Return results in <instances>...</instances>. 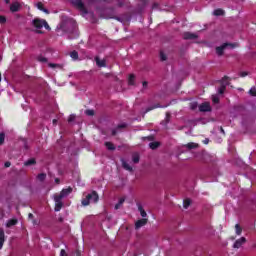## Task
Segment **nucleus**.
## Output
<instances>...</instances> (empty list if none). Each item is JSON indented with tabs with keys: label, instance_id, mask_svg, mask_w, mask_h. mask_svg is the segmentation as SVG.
<instances>
[{
	"label": "nucleus",
	"instance_id": "f257e3e1",
	"mask_svg": "<svg viewBox=\"0 0 256 256\" xmlns=\"http://www.w3.org/2000/svg\"><path fill=\"white\" fill-rule=\"evenodd\" d=\"M81 203L84 207L89 206L90 203H99V194L97 191H92L84 199H82Z\"/></svg>",
	"mask_w": 256,
	"mask_h": 256
},
{
	"label": "nucleus",
	"instance_id": "f03ea898",
	"mask_svg": "<svg viewBox=\"0 0 256 256\" xmlns=\"http://www.w3.org/2000/svg\"><path fill=\"white\" fill-rule=\"evenodd\" d=\"M32 25L35 29H43L44 27L47 31H51V27L49 26V23H47V20L41 18H35L32 21Z\"/></svg>",
	"mask_w": 256,
	"mask_h": 256
},
{
	"label": "nucleus",
	"instance_id": "7ed1b4c3",
	"mask_svg": "<svg viewBox=\"0 0 256 256\" xmlns=\"http://www.w3.org/2000/svg\"><path fill=\"white\" fill-rule=\"evenodd\" d=\"M227 47H231L232 49H235V47H237V44L236 43H234V44L224 43L221 46L216 47L217 55H219V56L223 55V53H224L225 49H227Z\"/></svg>",
	"mask_w": 256,
	"mask_h": 256
},
{
	"label": "nucleus",
	"instance_id": "20e7f679",
	"mask_svg": "<svg viewBox=\"0 0 256 256\" xmlns=\"http://www.w3.org/2000/svg\"><path fill=\"white\" fill-rule=\"evenodd\" d=\"M73 5L75 7H77L79 9V11H81V13H83L84 15H87V13H89V11H87V8L85 7V4L83 3V1L74 0Z\"/></svg>",
	"mask_w": 256,
	"mask_h": 256
},
{
	"label": "nucleus",
	"instance_id": "39448f33",
	"mask_svg": "<svg viewBox=\"0 0 256 256\" xmlns=\"http://www.w3.org/2000/svg\"><path fill=\"white\" fill-rule=\"evenodd\" d=\"M71 193H73V188H64L59 194H56V197H58L59 199H65V197L71 195Z\"/></svg>",
	"mask_w": 256,
	"mask_h": 256
},
{
	"label": "nucleus",
	"instance_id": "423d86ee",
	"mask_svg": "<svg viewBox=\"0 0 256 256\" xmlns=\"http://www.w3.org/2000/svg\"><path fill=\"white\" fill-rule=\"evenodd\" d=\"M54 201H55L54 211L56 212L61 211V209H63V199L59 198L58 196H54Z\"/></svg>",
	"mask_w": 256,
	"mask_h": 256
},
{
	"label": "nucleus",
	"instance_id": "0eeeda50",
	"mask_svg": "<svg viewBox=\"0 0 256 256\" xmlns=\"http://www.w3.org/2000/svg\"><path fill=\"white\" fill-rule=\"evenodd\" d=\"M199 111L201 113H208L209 111H211V104H209V102H204L199 106Z\"/></svg>",
	"mask_w": 256,
	"mask_h": 256
},
{
	"label": "nucleus",
	"instance_id": "6e6552de",
	"mask_svg": "<svg viewBox=\"0 0 256 256\" xmlns=\"http://www.w3.org/2000/svg\"><path fill=\"white\" fill-rule=\"evenodd\" d=\"M149 219L147 218H142L140 220H137L135 223V229H141V227H145L147 225Z\"/></svg>",
	"mask_w": 256,
	"mask_h": 256
},
{
	"label": "nucleus",
	"instance_id": "1a4fd4ad",
	"mask_svg": "<svg viewBox=\"0 0 256 256\" xmlns=\"http://www.w3.org/2000/svg\"><path fill=\"white\" fill-rule=\"evenodd\" d=\"M244 243H247V238L241 237L240 239L235 241L233 247L234 249H239Z\"/></svg>",
	"mask_w": 256,
	"mask_h": 256
},
{
	"label": "nucleus",
	"instance_id": "9d476101",
	"mask_svg": "<svg viewBox=\"0 0 256 256\" xmlns=\"http://www.w3.org/2000/svg\"><path fill=\"white\" fill-rule=\"evenodd\" d=\"M183 39H185L186 41H189L191 39H197V34L191 33V32H185L183 34Z\"/></svg>",
	"mask_w": 256,
	"mask_h": 256
},
{
	"label": "nucleus",
	"instance_id": "9b49d317",
	"mask_svg": "<svg viewBox=\"0 0 256 256\" xmlns=\"http://www.w3.org/2000/svg\"><path fill=\"white\" fill-rule=\"evenodd\" d=\"M3 245H5V230L0 228V251L3 249Z\"/></svg>",
	"mask_w": 256,
	"mask_h": 256
},
{
	"label": "nucleus",
	"instance_id": "f8f14e48",
	"mask_svg": "<svg viewBox=\"0 0 256 256\" xmlns=\"http://www.w3.org/2000/svg\"><path fill=\"white\" fill-rule=\"evenodd\" d=\"M19 9H21V4H19V2H14L10 5V11L12 13H17V11H19Z\"/></svg>",
	"mask_w": 256,
	"mask_h": 256
},
{
	"label": "nucleus",
	"instance_id": "ddd939ff",
	"mask_svg": "<svg viewBox=\"0 0 256 256\" xmlns=\"http://www.w3.org/2000/svg\"><path fill=\"white\" fill-rule=\"evenodd\" d=\"M97 67H107V61L105 59L100 60L99 56L95 57Z\"/></svg>",
	"mask_w": 256,
	"mask_h": 256
},
{
	"label": "nucleus",
	"instance_id": "4468645a",
	"mask_svg": "<svg viewBox=\"0 0 256 256\" xmlns=\"http://www.w3.org/2000/svg\"><path fill=\"white\" fill-rule=\"evenodd\" d=\"M19 223V220L17 218H13L7 221L6 227L7 229H10V227H14V225H17Z\"/></svg>",
	"mask_w": 256,
	"mask_h": 256
},
{
	"label": "nucleus",
	"instance_id": "2eb2a0df",
	"mask_svg": "<svg viewBox=\"0 0 256 256\" xmlns=\"http://www.w3.org/2000/svg\"><path fill=\"white\" fill-rule=\"evenodd\" d=\"M137 207H138V211L140 212L141 217H143V219H145V217H147V212L145 211V209H143V206L141 205V203H137Z\"/></svg>",
	"mask_w": 256,
	"mask_h": 256
},
{
	"label": "nucleus",
	"instance_id": "dca6fc26",
	"mask_svg": "<svg viewBox=\"0 0 256 256\" xmlns=\"http://www.w3.org/2000/svg\"><path fill=\"white\" fill-rule=\"evenodd\" d=\"M37 9H39V11H43V13H46L47 15H49V10L45 8V6L42 4V2H38L36 4Z\"/></svg>",
	"mask_w": 256,
	"mask_h": 256
},
{
	"label": "nucleus",
	"instance_id": "f3484780",
	"mask_svg": "<svg viewBox=\"0 0 256 256\" xmlns=\"http://www.w3.org/2000/svg\"><path fill=\"white\" fill-rule=\"evenodd\" d=\"M150 149H152V151H155V149H159V147H161V142L159 141H155V142H151L149 144Z\"/></svg>",
	"mask_w": 256,
	"mask_h": 256
},
{
	"label": "nucleus",
	"instance_id": "a211bd4d",
	"mask_svg": "<svg viewBox=\"0 0 256 256\" xmlns=\"http://www.w3.org/2000/svg\"><path fill=\"white\" fill-rule=\"evenodd\" d=\"M31 165H37V160H35V158H31L24 162L25 167H31Z\"/></svg>",
	"mask_w": 256,
	"mask_h": 256
},
{
	"label": "nucleus",
	"instance_id": "6ab92c4d",
	"mask_svg": "<svg viewBox=\"0 0 256 256\" xmlns=\"http://www.w3.org/2000/svg\"><path fill=\"white\" fill-rule=\"evenodd\" d=\"M213 15H215L216 17H221V15H225V10L218 8L214 10Z\"/></svg>",
	"mask_w": 256,
	"mask_h": 256
},
{
	"label": "nucleus",
	"instance_id": "aec40b11",
	"mask_svg": "<svg viewBox=\"0 0 256 256\" xmlns=\"http://www.w3.org/2000/svg\"><path fill=\"white\" fill-rule=\"evenodd\" d=\"M104 145L108 151H115V144L112 142H105Z\"/></svg>",
	"mask_w": 256,
	"mask_h": 256
},
{
	"label": "nucleus",
	"instance_id": "412c9836",
	"mask_svg": "<svg viewBox=\"0 0 256 256\" xmlns=\"http://www.w3.org/2000/svg\"><path fill=\"white\" fill-rule=\"evenodd\" d=\"M105 3H110V1L113 0H103ZM117 1V7H124L125 6V0H116Z\"/></svg>",
	"mask_w": 256,
	"mask_h": 256
},
{
	"label": "nucleus",
	"instance_id": "4be33fe9",
	"mask_svg": "<svg viewBox=\"0 0 256 256\" xmlns=\"http://www.w3.org/2000/svg\"><path fill=\"white\" fill-rule=\"evenodd\" d=\"M159 107H161L160 104H156V105L150 106V107L146 108L144 113H149V111H153V109H159Z\"/></svg>",
	"mask_w": 256,
	"mask_h": 256
},
{
	"label": "nucleus",
	"instance_id": "5701e85b",
	"mask_svg": "<svg viewBox=\"0 0 256 256\" xmlns=\"http://www.w3.org/2000/svg\"><path fill=\"white\" fill-rule=\"evenodd\" d=\"M186 147H187V149H197V147H199V144L190 142V143L186 144Z\"/></svg>",
	"mask_w": 256,
	"mask_h": 256
},
{
	"label": "nucleus",
	"instance_id": "b1692460",
	"mask_svg": "<svg viewBox=\"0 0 256 256\" xmlns=\"http://www.w3.org/2000/svg\"><path fill=\"white\" fill-rule=\"evenodd\" d=\"M128 85H135V75L131 74L128 78Z\"/></svg>",
	"mask_w": 256,
	"mask_h": 256
},
{
	"label": "nucleus",
	"instance_id": "393cba45",
	"mask_svg": "<svg viewBox=\"0 0 256 256\" xmlns=\"http://www.w3.org/2000/svg\"><path fill=\"white\" fill-rule=\"evenodd\" d=\"M70 57H71L72 59H74V60H77V59H79V53L74 50V51H72V52L70 53Z\"/></svg>",
	"mask_w": 256,
	"mask_h": 256
},
{
	"label": "nucleus",
	"instance_id": "a878e982",
	"mask_svg": "<svg viewBox=\"0 0 256 256\" xmlns=\"http://www.w3.org/2000/svg\"><path fill=\"white\" fill-rule=\"evenodd\" d=\"M227 89V86L225 85H221L219 88H218V93L219 95H223V93H225V90Z\"/></svg>",
	"mask_w": 256,
	"mask_h": 256
},
{
	"label": "nucleus",
	"instance_id": "bb28decb",
	"mask_svg": "<svg viewBox=\"0 0 256 256\" xmlns=\"http://www.w3.org/2000/svg\"><path fill=\"white\" fill-rule=\"evenodd\" d=\"M37 179H38V181H44L45 179H47V174L40 173V174H38Z\"/></svg>",
	"mask_w": 256,
	"mask_h": 256
},
{
	"label": "nucleus",
	"instance_id": "cd10ccee",
	"mask_svg": "<svg viewBox=\"0 0 256 256\" xmlns=\"http://www.w3.org/2000/svg\"><path fill=\"white\" fill-rule=\"evenodd\" d=\"M235 229H236V235H241V233H243V228H241L239 224L235 225Z\"/></svg>",
	"mask_w": 256,
	"mask_h": 256
},
{
	"label": "nucleus",
	"instance_id": "c85d7f7f",
	"mask_svg": "<svg viewBox=\"0 0 256 256\" xmlns=\"http://www.w3.org/2000/svg\"><path fill=\"white\" fill-rule=\"evenodd\" d=\"M123 168L126 169V171H133V167H131L127 162H123L122 164Z\"/></svg>",
	"mask_w": 256,
	"mask_h": 256
},
{
	"label": "nucleus",
	"instance_id": "c756f323",
	"mask_svg": "<svg viewBox=\"0 0 256 256\" xmlns=\"http://www.w3.org/2000/svg\"><path fill=\"white\" fill-rule=\"evenodd\" d=\"M190 205H191V200L190 199H185L184 202H183L184 209H188Z\"/></svg>",
	"mask_w": 256,
	"mask_h": 256
},
{
	"label": "nucleus",
	"instance_id": "7c9ffc66",
	"mask_svg": "<svg viewBox=\"0 0 256 256\" xmlns=\"http://www.w3.org/2000/svg\"><path fill=\"white\" fill-rule=\"evenodd\" d=\"M155 139V135L142 137V141H153Z\"/></svg>",
	"mask_w": 256,
	"mask_h": 256
},
{
	"label": "nucleus",
	"instance_id": "2f4dec72",
	"mask_svg": "<svg viewBox=\"0 0 256 256\" xmlns=\"http://www.w3.org/2000/svg\"><path fill=\"white\" fill-rule=\"evenodd\" d=\"M139 160H140L139 154H133L132 155L133 163H139Z\"/></svg>",
	"mask_w": 256,
	"mask_h": 256
},
{
	"label": "nucleus",
	"instance_id": "473e14b6",
	"mask_svg": "<svg viewBox=\"0 0 256 256\" xmlns=\"http://www.w3.org/2000/svg\"><path fill=\"white\" fill-rule=\"evenodd\" d=\"M248 93L251 95V97H256V88L252 87Z\"/></svg>",
	"mask_w": 256,
	"mask_h": 256
},
{
	"label": "nucleus",
	"instance_id": "72a5a7b5",
	"mask_svg": "<svg viewBox=\"0 0 256 256\" xmlns=\"http://www.w3.org/2000/svg\"><path fill=\"white\" fill-rule=\"evenodd\" d=\"M5 143V133H0V145H3Z\"/></svg>",
	"mask_w": 256,
	"mask_h": 256
},
{
	"label": "nucleus",
	"instance_id": "f704fd0d",
	"mask_svg": "<svg viewBox=\"0 0 256 256\" xmlns=\"http://www.w3.org/2000/svg\"><path fill=\"white\" fill-rule=\"evenodd\" d=\"M38 61H39L40 63H47V58H46V57H43V56H39V57H38Z\"/></svg>",
	"mask_w": 256,
	"mask_h": 256
},
{
	"label": "nucleus",
	"instance_id": "c9c22d12",
	"mask_svg": "<svg viewBox=\"0 0 256 256\" xmlns=\"http://www.w3.org/2000/svg\"><path fill=\"white\" fill-rule=\"evenodd\" d=\"M160 59L161 61H167V55H165L163 52H160Z\"/></svg>",
	"mask_w": 256,
	"mask_h": 256
},
{
	"label": "nucleus",
	"instance_id": "e433bc0d",
	"mask_svg": "<svg viewBox=\"0 0 256 256\" xmlns=\"http://www.w3.org/2000/svg\"><path fill=\"white\" fill-rule=\"evenodd\" d=\"M126 127H127V124L123 123V124H119V125L116 127V129H118V131H119V130H121V129H126Z\"/></svg>",
	"mask_w": 256,
	"mask_h": 256
},
{
	"label": "nucleus",
	"instance_id": "4c0bfd02",
	"mask_svg": "<svg viewBox=\"0 0 256 256\" xmlns=\"http://www.w3.org/2000/svg\"><path fill=\"white\" fill-rule=\"evenodd\" d=\"M86 115L93 117V115H95V111L93 110H86Z\"/></svg>",
	"mask_w": 256,
	"mask_h": 256
},
{
	"label": "nucleus",
	"instance_id": "58836bf2",
	"mask_svg": "<svg viewBox=\"0 0 256 256\" xmlns=\"http://www.w3.org/2000/svg\"><path fill=\"white\" fill-rule=\"evenodd\" d=\"M171 121V113L167 112L166 113V123H169Z\"/></svg>",
	"mask_w": 256,
	"mask_h": 256
},
{
	"label": "nucleus",
	"instance_id": "ea45409f",
	"mask_svg": "<svg viewBox=\"0 0 256 256\" xmlns=\"http://www.w3.org/2000/svg\"><path fill=\"white\" fill-rule=\"evenodd\" d=\"M48 67H50L51 69H55V67H59V65L55 63H49Z\"/></svg>",
	"mask_w": 256,
	"mask_h": 256
},
{
	"label": "nucleus",
	"instance_id": "a19ab883",
	"mask_svg": "<svg viewBox=\"0 0 256 256\" xmlns=\"http://www.w3.org/2000/svg\"><path fill=\"white\" fill-rule=\"evenodd\" d=\"M0 23H7V18H5V16L0 15Z\"/></svg>",
	"mask_w": 256,
	"mask_h": 256
},
{
	"label": "nucleus",
	"instance_id": "79ce46f5",
	"mask_svg": "<svg viewBox=\"0 0 256 256\" xmlns=\"http://www.w3.org/2000/svg\"><path fill=\"white\" fill-rule=\"evenodd\" d=\"M212 101H213V103H219V97H217V96H214V97H212Z\"/></svg>",
	"mask_w": 256,
	"mask_h": 256
},
{
	"label": "nucleus",
	"instance_id": "37998d69",
	"mask_svg": "<svg viewBox=\"0 0 256 256\" xmlns=\"http://www.w3.org/2000/svg\"><path fill=\"white\" fill-rule=\"evenodd\" d=\"M119 130L117 129V128H115V129H112V137H115V135H117V132H118Z\"/></svg>",
	"mask_w": 256,
	"mask_h": 256
},
{
	"label": "nucleus",
	"instance_id": "c03bdc74",
	"mask_svg": "<svg viewBox=\"0 0 256 256\" xmlns=\"http://www.w3.org/2000/svg\"><path fill=\"white\" fill-rule=\"evenodd\" d=\"M191 109H192V111H195V109H197V103H193L191 105Z\"/></svg>",
	"mask_w": 256,
	"mask_h": 256
},
{
	"label": "nucleus",
	"instance_id": "a18cd8bd",
	"mask_svg": "<svg viewBox=\"0 0 256 256\" xmlns=\"http://www.w3.org/2000/svg\"><path fill=\"white\" fill-rule=\"evenodd\" d=\"M4 166H5L6 168L11 167V162H9V161L5 162V163H4Z\"/></svg>",
	"mask_w": 256,
	"mask_h": 256
},
{
	"label": "nucleus",
	"instance_id": "49530a36",
	"mask_svg": "<svg viewBox=\"0 0 256 256\" xmlns=\"http://www.w3.org/2000/svg\"><path fill=\"white\" fill-rule=\"evenodd\" d=\"M248 73L247 72H241L240 77H247Z\"/></svg>",
	"mask_w": 256,
	"mask_h": 256
},
{
	"label": "nucleus",
	"instance_id": "de8ad7c7",
	"mask_svg": "<svg viewBox=\"0 0 256 256\" xmlns=\"http://www.w3.org/2000/svg\"><path fill=\"white\" fill-rule=\"evenodd\" d=\"M118 203L119 205H123V203H125V198H121Z\"/></svg>",
	"mask_w": 256,
	"mask_h": 256
},
{
	"label": "nucleus",
	"instance_id": "09e8293b",
	"mask_svg": "<svg viewBox=\"0 0 256 256\" xmlns=\"http://www.w3.org/2000/svg\"><path fill=\"white\" fill-rule=\"evenodd\" d=\"M75 255H76V256H81V250H76V251H75Z\"/></svg>",
	"mask_w": 256,
	"mask_h": 256
},
{
	"label": "nucleus",
	"instance_id": "8fccbe9b",
	"mask_svg": "<svg viewBox=\"0 0 256 256\" xmlns=\"http://www.w3.org/2000/svg\"><path fill=\"white\" fill-rule=\"evenodd\" d=\"M121 208V204H119V202L115 205V209H120Z\"/></svg>",
	"mask_w": 256,
	"mask_h": 256
},
{
	"label": "nucleus",
	"instance_id": "3c124183",
	"mask_svg": "<svg viewBox=\"0 0 256 256\" xmlns=\"http://www.w3.org/2000/svg\"><path fill=\"white\" fill-rule=\"evenodd\" d=\"M55 183H57V185H59V183H61V180L59 178H55Z\"/></svg>",
	"mask_w": 256,
	"mask_h": 256
},
{
	"label": "nucleus",
	"instance_id": "603ef678",
	"mask_svg": "<svg viewBox=\"0 0 256 256\" xmlns=\"http://www.w3.org/2000/svg\"><path fill=\"white\" fill-rule=\"evenodd\" d=\"M33 217H34V216H33L32 213H29V214H28V219H33Z\"/></svg>",
	"mask_w": 256,
	"mask_h": 256
},
{
	"label": "nucleus",
	"instance_id": "864d4df0",
	"mask_svg": "<svg viewBox=\"0 0 256 256\" xmlns=\"http://www.w3.org/2000/svg\"><path fill=\"white\" fill-rule=\"evenodd\" d=\"M6 5H9L11 3V0H4Z\"/></svg>",
	"mask_w": 256,
	"mask_h": 256
},
{
	"label": "nucleus",
	"instance_id": "5fc2aeb1",
	"mask_svg": "<svg viewBox=\"0 0 256 256\" xmlns=\"http://www.w3.org/2000/svg\"><path fill=\"white\" fill-rule=\"evenodd\" d=\"M142 85H143V87H147V85H148L147 81H144V82L142 83Z\"/></svg>",
	"mask_w": 256,
	"mask_h": 256
},
{
	"label": "nucleus",
	"instance_id": "6e6d98bb",
	"mask_svg": "<svg viewBox=\"0 0 256 256\" xmlns=\"http://www.w3.org/2000/svg\"><path fill=\"white\" fill-rule=\"evenodd\" d=\"M71 121H73V117L70 116L69 119H68V122L71 123Z\"/></svg>",
	"mask_w": 256,
	"mask_h": 256
},
{
	"label": "nucleus",
	"instance_id": "4d7b16f0",
	"mask_svg": "<svg viewBox=\"0 0 256 256\" xmlns=\"http://www.w3.org/2000/svg\"><path fill=\"white\" fill-rule=\"evenodd\" d=\"M37 33L41 35V34H43V31L37 30Z\"/></svg>",
	"mask_w": 256,
	"mask_h": 256
},
{
	"label": "nucleus",
	"instance_id": "13d9d810",
	"mask_svg": "<svg viewBox=\"0 0 256 256\" xmlns=\"http://www.w3.org/2000/svg\"><path fill=\"white\" fill-rule=\"evenodd\" d=\"M53 124L56 125L57 124V119L53 120Z\"/></svg>",
	"mask_w": 256,
	"mask_h": 256
},
{
	"label": "nucleus",
	"instance_id": "bf43d9fd",
	"mask_svg": "<svg viewBox=\"0 0 256 256\" xmlns=\"http://www.w3.org/2000/svg\"><path fill=\"white\" fill-rule=\"evenodd\" d=\"M221 133L225 134V130L223 128H220Z\"/></svg>",
	"mask_w": 256,
	"mask_h": 256
},
{
	"label": "nucleus",
	"instance_id": "052dcab7",
	"mask_svg": "<svg viewBox=\"0 0 256 256\" xmlns=\"http://www.w3.org/2000/svg\"><path fill=\"white\" fill-rule=\"evenodd\" d=\"M33 225H37V220H33Z\"/></svg>",
	"mask_w": 256,
	"mask_h": 256
},
{
	"label": "nucleus",
	"instance_id": "680f3d73",
	"mask_svg": "<svg viewBox=\"0 0 256 256\" xmlns=\"http://www.w3.org/2000/svg\"><path fill=\"white\" fill-rule=\"evenodd\" d=\"M207 143H209V140H205V144L207 145Z\"/></svg>",
	"mask_w": 256,
	"mask_h": 256
}]
</instances>
